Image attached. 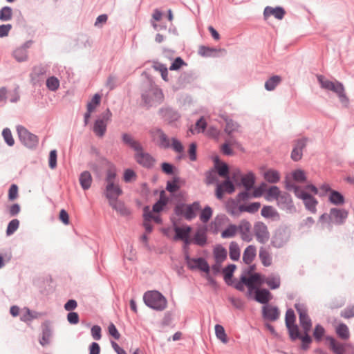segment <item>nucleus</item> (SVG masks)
<instances>
[{
	"label": "nucleus",
	"mask_w": 354,
	"mask_h": 354,
	"mask_svg": "<svg viewBox=\"0 0 354 354\" xmlns=\"http://www.w3.org/2000/svg\"><path fill=\"white\" fill-rule=\"evenodd\" d=\"M241 280L248 287L249 295H251L254 291V299L257 302L266 304L272 299V294L269 290L259 288L263 283V278L260 274L255 273L248 277L243 276Z\"/></svg>",
	"instance_id": "nucleus-1"
},
{
	"label": "nucleus",
	"mask_w": 354,
	"mask_h": 354,
	"mask_svg": "<svg viewBox=\"0 0 354 354\" xmlns=\"http://www.w3.org/2000/svg\"><path fill=\"white\" fill-rule=\"evenodd\" d=\"M116 177V171L115 168H110L106 171V187H105V196L109 200V202L112 203L113 200H117L118 198L122 194V190L118 184L115 183Z\"/></svg>",
	"instance_id": "nucleus-2"
},
{
	"label": "nucleus",
	"mask_w": 354,
	"mask_h": 354,
	"mask_svg": "<svg viewBox=\"0 0 354 354\" xmlns=\"http://www.w3.org/2000/svg\"><path fill=\"white\" fill-rule=\"evenodd\" d=\"M317 79L322 88L334 92L337 95L340 101L345 105H347L348 103V98L345 94L344 87L342 83L337 81H330L322 75H318Z\"/></svg>",
	"instance_id": "nucleus-3"
},
{
	"label": "nucleus",
	"mask_w": 354,
	"mask_h": 354,
	"mask_svg": "<svg viewBox=\"0 0 354 354\" xmlns=\"http://www.w3.org/2000/svg\"><path fill=\"white\" fill-rule=\"evenodd\" d=\"M286 187L290 191H293L297 197L304 201L306 209L313 213L315 212L317 201L315 198L290 181H286Z\"/></svg>",
	"instance_id": "nucleus-4"
},
{
	"label": "nucleus",
	"mask_w": 354,
	"mask_h": 354,
	"mask_svg": "<svg viewBox=\"0 0 354 354\" xmlns=\"http://www.w3.org/2000/svg\"><path fill=\"white\" fill-rule=\"evenodd\" d=\"M143 299L147 306L156 310H163L167 307V299L156 290L145 292Z\"/></svg>",
	"instance_id": "nucleus-5"
},
{
	"label": "nucleus",
	"mask_w": 354,
	"mask_h": 354,
	"mask_svg": "<svg viewBox=\"0 0 354 354\" xmlns=\"http://www.w3.org/2000/svg\"><path fill=\"white\" fill-rule=\"evenodd\" d=\"M200 208L201 205L198 202L191 205L180 204L175 207V212L178 216H184L187 220H192L196 217Z\"/></svg>",
	"instance_id": "nucleus-6"
},
{
	"label": "nucleus",
	"mask_w": 354,
	"mask_h": 354,
	"mask_svg": "<svg viewBox=\"0 0 354 354\" xmlns=\"http://www.w3.org/2000/svg\"><path fill=\"white\" fill-rule=\"evenodd\" d=\"M17 131L20 141L27 147L32 149L37 146L39 139L37 136L28 131L23 126H18Z\"/></svg>",
	"instance_id": "nucleus-7"
},
{
	"label": "nucleus",
	"mask_w": 354,
	"mask_h": 354,
	"mask_svg": "<svg viewBox=\"0 0 354 354\" xmlns=\"http://www.w3.org/2000/svg\"><path fill=\"white\" fill-rule=\"evenodd\" d=\"M150 135L153 141L160 148L168 149L170 147L169 138L160 129H152L150 131Z\"/></svg>",
	"instance_id": "nucleus-8"
},
{
	"label": "nucleus",
	"mask_w": 354,
	"mask_h": 354,
	"mask_svg": "<svg viewBox=\"0 0 354 354\" xmlns=\"http://www.w3.org/2000/svg\"><path fill=\"white\" fill-rule=\"evenodd\" d=\"M111 116L112 113L108 109L102 114V118H99L95 122L93 131L97 136L102 137L104 135L107 122L111 120Z\"/></svg>",
	"instance_id": "nucleus-9"
},
{
	"label": "nucleus",
	"mask_w": 354,
	"mask_h": 354,
	"mask_svg": "<svg viewBox=\"0 0 354 354\" xmlns=\"http://www.w3.org/2000/svg\"><path fill=\"white\" fill-rule=\"evenodd\" d=\"M299 317V322L304 333H308L311 328V320L308 315L306 308L301 304H296L295 306Z\"/></svg>",
	"instance_id": "nucleus-10"
},
{
	"label": "nucleus",
	"mask_w": 354,
	"mask_h": 354,
	"mask_svg": "<svg viewBox=\"0 0 354 354\" xmlns=\"http://www.w3.org/2000/svg\"><path fill=\"white\" fill-rule=\"evenodd\" d=\"M239 177H241V184L245 188L246 191L253 187L255 183V177L252 173L250 172L241 176L240 171L236 169L232 174V178L234 181L236 182Z\"/></svg>",
	"instance_id": "nucleus-11"
},
{
	"label": "nucleus",
	"mask_w": 354,
	"mask_h": 354,
	"mask_svg": "<svg viewBox=\"0 0 354 354\" xmlns=\"http://www.w3.org/2000/svg\"><path fill=\"white\" fill-rule=\"evenodd\" d=\"M135 159L138 164L147 168L153 167L155 163V159L150 154L145 152L142 147L136 151Z\"/></svg>",
	"instance_id": "nucleus-12"
},
{
	"label": "nucleus",
	"mask_w": 354,
	"mask_h": 354,
	"mask_svg": "<svg viewBox=\"0 0 354 354\" xmlns=\"http://www.w3.org/2000/svg\"><path fill=\"white\" fill-rule=\"evenodd\" d=\"M254 233L257 240L261 243H266L270 239L268 227L262 222H257L254 225Z\"/></svg>",
	"instance_id": "nucleus-13"
},
{
	"label": "nucleus",
	"mask_w": 354,
	"mask_h": 354,
	"mask_svg": "<svg viewBox=\"0 0 354 354\" xmlns=\"http://www.w3.org/2000/svg\"><path fill=\"white\" fill-rule=\"evenodd\" d=\"M187 264L189 268L198 269L208 274L209 272V266L207 262L203 258H189L187 257Z\"/></svg>",
	"instance_id": "nucleus-14"
},
{
	"label": "nucleus",
	"mask_w": 354,
	"mask_h": 354,
	"mask_svg": "<svg viewBox=\"0 0 354 354\" xmlns=\"http://www.w3.org/2000/svg\"><path fill=\"white\" fill-rule=\"evenodd\" d=\"M278 206L281 208L288 210L290 212L296 211L291 196L286 193L281 192L277 200Z\"/></svg>",
	"instance_id": "nucleus-15"
},
{
	"label": "nucleus",
	"mask_w": 354,
	"mask_h": 354,
	"mask_svg": "<svg viewBox=\"0 0 354 354\" xmlns=\"http://www.w3.org/2000/svg\"><path fill=\"white\" fill-rule=\"evenodd\" d=\"M251 224L250 222L243 220L241 221L238 226V231L241 234V237L243 241L250 242L252 240V235L250 232Z\"/></svg>",
	"instance_id": "nucleus-16"
},
{
	"label": "nucleus",
	"mask_w": 354,
	"mask_h": 354,
	"mask_svg": "<svg viewBox=\"0 0 354 354\" xmlns=\"http://www.w3.org/2000/svg\"><path fill=\"white\" fill-rule=\"evenodd\" d=\"M263 317L270 321L277 320L280 315V312L277 307L266 305L262 308Z\"/></svg>",
	"instance_id": "nucleus-17"
},
{
	"label": "nucleus",
	"mask_w": 354,
	"mask_h": 354,
	"mask_svg": "<svg viewBox=\"0 0 354 354\" xmlns=\"http://www.w3.org/2000/svg\"><path fill=\"white\" fill-rule=\"evenodd\" d=\"M234 191V186L229 180H225L223 183L218 184L216 190V196L218 199L223 198L224 192L231 194Z\"/></svg>",
	"instance_id": "nucleus-18"
},
{
	"label": "nucleus",
	"mask_w": 354,
	"mask_h": 354,
	"mask_svg": "<svg viewBox=\"0 0 354 354\" xmlns=\"http://www.w3.org/2000/svg\"><path fill=\"white\" fill-rule=\"evenodd\" d=\"M329 216L332 221L340 224L346 218L348 212L343 209L332 208Z\"/></svg>",
	"instance_id": "nucleus-19"
},
{
	"label": "nucleus",
	"mask_w": 354,
	"mask_h": 354,
	"mask_svg": "<svg viewBox=\"0 0 354 354\" xmlns=\"http://www.w3.org/2000/svg\"><path fill=\"white\" fill-rule=\"evenodd\" d=\"M326 340L329 343V348L334 354H345L346 345L336 340L334 337H327Z\"/></svg>",
	"instance_id": "nucleus-20"
},
{
	"label": "nucleus",
	"mask_w": 354,
	"mask_h": 354,
	"mask_svg": "<svg viewBox=\"0 0 354 354\" xmlns=\"http://www.w3.org/2000/svg\"><path fill=\"white\" fill-rule=\"evenodd\" d=\"M142 97L146 104L152 105L155 102L160 101L162 95L160 91L151 89L147 94L143 95Z\"/></svg>",
	"instance_id": "nucleus-21"
},
{
	"label": "nucleus",
	"mask_w": 354,
	"mask_h": 354,
	"mask_svg": "<svg viewBox=\"0 0 354 354\" xmlns=\"http://www.w3.org/2000/svg\"><path fill=\"white\" fill-rule=\"evenodd\" d=\"M257 255V248L253 245H248L243 254V261L245 264L250 265Z\"/></svg>",
	"instance_id": "nucleus-22"
},
{
	"label": "nucleus",
	"mask_w": 354,
	"mask_h": 354,
	"mask_svg": "<svg viewBox=\"0 0 354 354\" xmlns=\"http://www.w3.org/2000/svg\"><path fill=\"white\" fill-rule=\"evenodd\" d=\"M174 230L176 233L174 237L175 240H181L182 239H186L187 236H189V234L192 231L191 227L188 225L179 227L176 224L174 225Z\"/></svg>",
	"instance_id": "nucleus-23"
},
{
	"label": "nucleus",
	"mask_w": 354,
	"mask_h": 354,
	"mask_svg": "<svg viewBox=\"0 0 354 354\" xmlns=\"http://www.w3.org/2000/svg\"><path fill=\"white\" fill-rule=\"evenodd\" d=\"M263 15L266 18L270 17V15H273L277 19H282L284 17L285 11L283 8L279 7L274 8L268 6L265 8Z\"/></svg>",
	"instance_id": "nucleus-24"
},
{
	"label": "nucleus",
	"mask_w": 354,
	"mask_h": 354,
	"mask_svg": "<svg viewBox=\"0 0 354 354\" xmlns=\"http://www.w3.org/2000/svg\"><path fill=\"white\" fill-rule=\"evenodd\" d=\"M337 335L342 340H348L350 337L348 327L343 323L338 324L335 327Z\"/></svg>",
	"instance_id": "nucleus-25"
},
{
	"label": "nucleus",
	"mask_w": 354,
	"mask_h": 354,
	"mask_svg": "<svg viewBox=\"0 0 354 354\" xmlns=\"http://www.w3.org/2000/svg\"><path fill=\"white\" fill-rule=\"evenodd\" d=\"M264 179L270 183H277L279 181L281 176L277 170L269 169L263 173Z\"/></svg>",
	"instance_id": "nucleus-26"
},
{
	"label": "nucleus",
	"mask_w": 354,
	"mask_h": 354,
	"mask_svg": "<svg viewBox=\"0 0 354 354\" xmlns=\"http://www.w3.org/2000/svg\"><path fill=\"white\" fill-rule=\"evenodd\" d=\"M261 215L268 218H272L273 220L279 219V214L277 211L272 206L266 205L264 206L261 209Z\"/></svg>",
	"instance_id": "nucleus-27"
},
{
	"label": "nucleus",
	"mask_w": 354,
	"mask_h": 354,
	"mask_svg": "<svg viewBox=\"0 0 354 354\" xmlns=\"http://www.w3.org/2000/svg\"><path fill=\"white\" fill-rule=\"evenodd\" d=\"M214 258L216 262L223 263L227 258V251L221 245H216L213 251Z\"/></svg>",
	"instance_id": "nucleus-28"
},
{
	"label": "nucleus",
	"mask_w": 354,
	"mask_h": 354,
	"mask_svg": "<svg viewBox=\"0 0 354 354\" xmlns=\"http://www.w3.org/2000/svg\"><path fill=\"white\" fill-rule=\"evenodd\" d=\"M143 216H144L143 225L146 230V232L151 233L153 230V227L150 223V221L152 218V212L150 211V209L149 207H145L144 208Z\"/></svg>",
	"instance_id": "nucleus-29"
},
{
	"label": "nucleus",
	"mask_w": 354,
	"mask_h": 354,
	"mask_svg": "<svg viewBox=\"0 0 354 354\" xmlns=\"http://www.w3.org/2000/svg\"><path fill=\"white\" fill-rule=\"evenodd\" d=\"M80 183L84 190L90 188L92 183V177L88 171H85L80 174Z\"/></svg>",
	"instance_id": "nucleus-30"
},
{
	"label": "nucleus",
	"mask_w": 354,
	"mask_h": 354,
	"mask_svg": "<svg viewBox=\"0 0 354 354\" xmlns=\"http://www.w3.org/2000/svg\"><path fill=\"white\" fill-rule=\"evenodd\" d=\"M281 192L277 186H271L266 190L265 194V198L268 201H271L272 200H277Z\"/></svg>",
	"instance_id": "nucleus-31"
},
{
	"label": "nucleus",
	"mask_w": 354,
	"mask_h": 354,
	"mask_svg": "<svg viewBox=\"0 0 354 354\" xmlns=\"http://www.w3.org/2000/svg\"><path fill=\"white\" fill-rule=\"evenodd\" d=\"M109 202V205L118 213L122 215H128L130 214V211L124 206V203L117 200Z\"/></svg>",
	"instance_id": "nucleus-32"
},
{
	"label": "nucleus",
	"mask_w": 354,
	"mask_h": 354,
	"mask_svg": "<svg viewBox=\"0 0 354 354\" xmlns=\"http://www.w3.org/2000/svg\"><path fill=\"white\" fill-rule=\"evenodd\" d=\"M225 120L226 122V125L224 131L226 133H227L229 136H231L232 133L239 131L240 126L237 122L228 118H225Z\"/></svg>",
	"instance_id": "nucleus-33"
},
{
	"label": "nucleus",
	"mask_w": 354,
	"mask_h": 354,
	"mask_svg": "<svg viewBox=\"0 0 354 354\" xmlns=\"http://www.w3.org/2000/svg\"><path fill=\"white\" fill-rule=\"evenodd\" d=\"M12 56L19 62H25L28 57V51L26 50V48L21 46L13 51Z\"/></svg>",
	"instance_id": "nucleus-34"
},
{
	"label": "nucleus",
	"mask_w": 354,
	"mask_h": 354,
	"mask_svg": "<svg viewBox=\"0 0 354 354\" xmlns=\"http://www.w3.org/2000/svg\"><path fill=\"white\" fill-rule=\"evenodd\" d=\"M261 207V203L259 202H254L249 205H241L239 207V211L240 212H247L249 213L257 212Z\"/></svg>",
	"instance_id": "nucleus-35"
},
{
	"label": "nucleus",
	"mask_w": 354,
	"mask_h": 354,
	"mask_svg": "<svg viewBox=\"0 0 354 354\" xmlns=\"http://www.w3.org/2000/svg\"><path fill=\"white\" fill-rule=\"evenodd\" d=\"M122 140L125 144L128 145L130 147L136 151L138 149H140V147H142L141 145L138 141L134 140L133 138L131 135L127 134V133H124L122 135Z\"/></svg>",
	"instance_id": "nucleus-36"
},
{
	"label": "nucleus",
	"mask_w": 354,
	"mask_h": 354,
	"mask_svg": "<svg viewBox=\"0 0 354 354\" xmlns=\"http://www.w3.org/2000/svg\"><path fill=\"white\" fill-rule=\"evenodd\" d=\"M167 202L168 198L165 196V192H161L159 201L157 203H156L153 206V212H160L163 209V207L167 205Z\"/></svg>",
	"instance_id": "nucleus-37"
},
{
	"label": "nucleus",
	"mask_w": 354,
	"mask_h": 354,
	"mask_svg": "<svg viewBox=\"0 0 354 354\" xmlns=\"http://www.w3.org/2000/svg\"><path fill=\"white\" fill-rule=\"evenodd\" d=\"M329 201L331 203L339 205L344 203V198L339 192L333 190L330 191Z\"/></svg>",
	"instance_id": "nucleus-38"
},
{
	"label": "nucleus",
	"mask_w": 354,
	"mask_h": 354,
	"mask_svg": "<svg viewBox=\"0 0 354 354\" xmlns=\"http://www.w3.org/2000/svg\"><path fill=\"white\" fill-rule=\"evenodd\" d=\"M229 250L230 259L233 261L239 260L240 257V248L238 243L234 241L230 243Z\"/></svg>",
	"instance_id": "nucleus-39"
},
{
	"label": "nucleus",
	"mask_w": 354,
	"mask_h": 354,
	"mask_svg": "<svg viewBox=\"0 0 354 354\" xmlns=\"http://www.w3.org/2000/svg\"><path fill=\"white\" fill-rule=\"evenodd\" d=\"M263 283H266L271 289H277L280 286L281 280L279 276H270L263 279Z\"/></svg>",
	"instance_id": "nucleus-40"
},
{
	"label": "nucleus",
	"mask_w": 354,
	"mask_h": 354,
	"mask_svg": "<svg viewBox=\"0 0 354 354\" xmlns=\"http://www.w3.org/2000/svg\"><path fill=\"white\" fill-rule=\"evenodd\" d=\"M259 258L264 266L268 267L272 264V257L270 253L263 248H261L259 251Z\"/></svg>",
	"instance_id": "nucleus-41"
},
{
	"label": "nucleus",
	"mask_w": 354,
	"mask_h": 354,
	"mask_svg": "<svg viewBox=\"0 0 354 354\" xmlns=\"http://www.w3.org/2000/svg\"><path fill=\"white\" fill-rule=\"evenodd\" d=\"M237 232L238 226L234 224H230L222 232L221 237L224 239L233 237L236 234Z\"/></svg>",
	"instance_id": "nucleus-42"
},
{
	"label": "nucleus",
	"mask_w": 354,
	"mask_h": 354,
	"mask_svg": "<svg viewBox=\"0 0 354 354\" xmlns=\"http://www.w3.org/2000/svg\"><path fill=\"white\" fill-rule=\"evenodd\" d=\"M281 79V77L278 75H274L271 77L268 81L265 83V88L268 91H272L275 88V87L280 83Z\"/></svg>",
	"instance_id": "nucleus-43"
},
{
	"label": "nucleus",
	"mask_w": 354,
	"mask_h": 354,
	"mask_svg": "<svg viewBox=\"0 0 354 354\" xmlns=\"http://www.w3.org/2000/svg\"><path fill=\"white\" fill-rule=\"evenodd\" d=\"M215 334L216 337L223 343L226 344L228 342L227 336L225 333L224 328L219 324L215 326Z\"/></svg>",
	"instance_id": "nucleus-44"
},
{
	"label": "nucleus",
	"mask_w": 354,
	"mask_h": 354,
	"mask_svg": "<svg viewBox=\"0 0 354 354\" xmlns=\"http://www.w3.org/2000/svg\"><path fill=\"white\" fill-rule=\"evenodd\" d=\"M207 237L204 230H198L194 236V243L203 246L206 243Z\"/></svg>",
	"instance_id": "nucleus-45"
},
{
	"label": "nucleus",
	"mask_w": 354,
	"mask_h": 354,
	"mask_svg": "<svg viewBox=\"0 0 354 354\" xmlns=\"http://www.w3.org/2000/svg\"><path fill=\"white\" fill-rule=\"evenodd\" d=\"M101 101V96L96 93L93 98L87 104V109L89 112H93L95 109L100 105Z\"/></svg>",
	"instance_id": "nucleus-46"
},
{
	"label": "nucleus",
	"mask_w": 354,
	"mask_h": 354,
	"mask_svg": "<svg viewBox=\"0 0 354 354\" xmlns=\"http://www.w3.org/2000/svg\"><path fill=\"white\" fill-rule=\"evenodd\" d=\"M12 15V10L8 6H5L0 10V20L3 21L11 19Z\"/></svg>",
	"instance_id": "nucleus-47"
},
{
	"label": "nucleus",
	"mask_w": 354,
	"mask_h": 354,
	"mask_svg": "<svg viewBox=\"0 0 354 354\" xmlns=\"http://www.w3.org/2000/svg\"><path fill=\"white\" fill-rule=\"evenodd\" d=\"M46 86L49 90L55 91L57 90L59 86V81L54 76L50 77L46 80Z\"/></svg>",
	"instance_id": "nucleus-48"
},
{
	"label": "nucleus",
	"mask_w": 354,
	"mask_h": 354,
	"mask_svg": "<svg viewBox=\"0 0 354 354\" xmlns=\"http://www.w3.org/2000/svg\"><path fill=\"white\" fill-rule=\"evenodd\" d=\"M207 126V123L204 120L203 117H201L196 123L194 129H191L190 131L192 133H200L205 131Z\"/></svg>",
	"instance_id": "nucleus-49"
},
{
	"label": "nucleus",
	"mask_w": 354,
	"mask_h": 354,
	"mask_svg": "<svg viewBox=\"0 0 354 354\" xmlns=\"http://www.w3.org/2000/svg\"><path fill=\"white\" fill-rule=\"evenodd\" d=\"M137 175L136 172L131 169H127L124 171L123 180L125 183H130L136 180Z\"/></svg>",
	"instance_id": "nucleus-50"
},
{
	"label": "nucleus",
	"mask_w": 354,
	"mask_h": 354,
	"mask_svg": "<svg viewBox=\"0 0 354 354\" xmlns=\"http://www.w3.org/2000/svg\"><path fill=\"white\" fill-rule=\"evenodd\" d=\"M2 136L3 137L4 140L9 146H13L15 144V140L12 137V133L10 130L8 128H6L2 131Z\"/></svg>",
	"instance_id": "nucleus-51"
},
{
	"label": "nucleus",
	"mask_w": 354,
	"mask_h": 354,
	"mask_svg": "<svg viewBox=\"0 0 354 354\" xmlns=\"http://www.w3.org/2000/svg\"><path fill=\"white\" fill-rule=\"evenodd\" d=\"M212 215V210L209 207H205L200 214V219L203 223H207Z\"/></svg>",
	"instance_id": "nucleus-52"
},
{
	"label": "nucleus",
	"mask_w": 354,
	"mask_h": 354,
	"mask_svg": "<svg viewBox=\"0 0 354 354\" xmlns=\"http://www.w3.org/2000/svg\"><path fill=\"white\" fill-rule=\"evenodd\" d=\"M294 180L297 183H304L306 180V174L301 169H297L292 174Z\"/></svg>",
	"instance_id": "nucleus-53"
},
{
	"label": "nucleus",
	"mask_w": 354,
	"mask_h": 354,
	"mask_svg": "<svg viewBox=\"0 0 354 354\" xmlns=\"http://www.w3.org/2000/svg\"><path fill=\"white\" fill-rule=\"evenodd\" d=\"M295 320H296V317H295L293 310L288 309L286 311V318H285L286 326H289L290 325L295 324Z\"/></svg>",
	"instance_id": "nucleus-54"
},
{
	"label": "nucleus",
	"mask_w": 354,
	"mask_h": 354,
	"mask_svg": "<svg viewBox=\"0 0 354 354\" xmlns=\"http://www.w3.org/2000/svg\"><path fill=\"white\" fill-rule=\"evenodd\" d=\"M19 221L18 219H12L7 227L6 234L8 235L12 234L19 227Z\"/></svg>",
	"instance_id": "nucleus-55"
},
{
	"label": "nucleus",
	"mask_w": 354,
	"mask_h": 354,
	"mask_svg": "<svg viewBox=\"0 0 354 354\" xmlns=\"http://www.w3.org/2000/svg\"><path fill=\"white\" fill-rule=\"evenodd\" d=\"M288 329L290 336L292 339L295 340L300 337L298 326L296 324L286 326Z\"/></svg>",
	"instance_id": "nucleus-56"
},
{
	"label": "nucleus",
	"mask_w": 354,
	"mask_h": 354,
	"mask_svg": "<svg viewBox=\"0 0 354 354\" xmlns=\"http://www.w3.org/2000/svg\"><path fill=\"white\" fill-rule=\"evenodd\" d=\"M171 143H170V147H172V149L178 153H182L184 150L183 145L182 143L178 140L177 139L173 138H171Z\"/></svg>",
	"instance_id": "nucleus-57"
},
{
	"label": "nucleus",
	"mask_w": 354,
	"mask_h": 354,
	"mask_svg": "<svg viewBox=\"0 0 354 354\" xmlns=\"http://www.w3.org/2000/svg\"><path fill=\"white\" fill-rule=\"evenodd\" d=\"M218 174L220 176L223 178L228 177L229 169L228 167L225 163H222L221 165H217L216 166Z\"/></svg>",
	"instance_id": "nucleus-58"
},
{
	"label": "nucleus",
	"mask_w": 354,
	"mask_h": 354,
	"mask_svg": "<svg viewBox=\"0 0 354 354\" xmlns=\"http://www.w3.org/2000/svg\"><path fill=\"white\" fill-rule=\"evenodd\" d=\"M234 143L232 140H228L225 143H224L221 147V151L225 154L227 156H230L233 154V151L230 148V145H233Z\"/></svg>",
	"instance_id": "nucleus-59"
},
{
	"label": "nucleus",
	"mask_w": 354,
	"mask_h": 354,
	"mask_svg": "<svg viewBox=\"0 0 354 354\" xmlns=\"http://www.w3.org/2000/svg\"><path fill=\"white\" fill-rule=\"evenodd\" d=\"M235 269L236 266L234 264H231L223 270L224 278L226 281L232 278L233 272L235 270Z\"/></svg>",
	"instance_id": "nucleus-60"
},
{
	"label": "nucleus",
	"mask_w": 354,
	"mask_h": 354,
	"mask_svg": "<svg viewBox=\"0 0 354 354\" xmlns=\"http://www.w3.org/2000/svg\"><path fill=\"white\" fill-rule=\"evenodd\" d=\"M18 197V187L13 184L10 186L8 191V199L14 201Z\"/></svg>",
	"instance_id": "nucleus-61"
},
{
	"label": "nucleus",
	"mask_w": 354,
	"mask_h": 354,
	"mask_svg": "<svg viewBox=\"0 0 354 354\" xmlns=\"http://www.w3.org/2000/svg\"><path fill=\"white\" fill-rule=\"evenodd\" d=\"M155 68L161 73V76L165 81H168V71L166 66L162 64H158L155 66Z\"/></svg>",
	"instance_id": "nucleus-62"
},
{
	"label": "nucleus",
	"mask_w": 354,
	"mask_h": 354,
	"mask_svg": "<svg viewBox=\"0 0 354 354\" xmlns=\"http://www.w3.org/2000/svg\"><path fill=\"white\" fill-rule=\"evenodd\" d=\"M324 333H325L324 328L320 325H317L315 326V330L313 333V335L316 339L319 341L322 339V337H323Z\"/></svg>",
	"instance_id": "nucleus-63"
},
{
	"label": "nucleus",
	"mask_w": 354,
	"mask_h": 354,
	"mask_svg": "<svg viewBox=\"0 0 354 354\" xmlns=\"http://www.w3.org/2000/svg\"><path fill=\"white\" fill-rule=\"evenodd\" d=\"M91 335L93 337V338L95 340H99L101 339V328L97 326V325H95V326H93L92 328H91Z\"/></svg>",
	"instance_id": "nucleus-64"
}]
</instances>
